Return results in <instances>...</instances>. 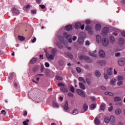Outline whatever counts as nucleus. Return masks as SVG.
Returning <instances> with one entry per match:
<instances>
[{
	"label": "nucleus",
	"instance_id": "61",
	"mask_svg": "<svg viewBox=\"0 0 125 125\" xmlns=\"http://www.w3.org/2000/svg\"><path fill=\"white\" fill-rule=\"evenodd\" d=\"M121 56V53L118 52L115 54L116 57H119V56Z\"/></svg>",
	"mask_w": 125,
	"mask_h": 125
},
{
	"label": "nucleus",
	"instance_id": "55",
	"mask_svg": "<svg viewBox=\"0 0 125 125\" xmlns=\"http://www.w3.org/2000/svg\"><path fill=\"white\" fill-rule=\"evenodd\" d=\"M70 91H71L72 92H74V91H75V87H74V86H72L70 87Z\"/></svg>",
	"mask_w": 125,
	"mask_h": 125
},
{
	"label": "nucleus",
	"instance_id": "48",
	"mask_svg": "<svg viewBox=\"0 0 125 125\" xmlns=\"http://www.w3.org/2000/svg\"><path fill=\"white\" fill-rule=\"evenodd\" d=\"M96 107V105H95V104H91L90 106V108L91 109H95V108Z\"/></svg>",
	"mask_w": 125,
	"mask_h": 125
},
{
	"label": "nucleus",
	"instance_id": "1",
	"mask_svg": "<svg viewBox=\"0 0 125 125\" xmlns=\"http://www.w3.org/2000/svg\"><path fill=\"white\" fill-rule=\"evenodd\" d=\"M62 36L64 39H66L68 42H72L73 41L72 40V35L69 34L67 32H63Z\"/></svg>",
	"mask_w": 125,
	"mask_h": 125
},
{
	"label": "nucleus",
	"instance_id": "31",
	"mask_svg": "<svg viewBox=\"0 0 125 125\" xmlns=\"http://www.w3.org/2000/svg\"><path fill=\"white\" fill-rule=\"evenodd\" d=\"M117 83V80L116 79H112L111 81V84H112V86H114V85H115V83Z\"/></svg>",
	"mask_w": 125,
	"mask_h": 125
},
{
	"label": "nucleus",
	"instance_id": "30",
	"mask_svg": "<svg viewBox=\"0 0 125 125\" xmlns=\"http://www.w3.org/2000/svg\"><path fill=\"white\" fill-rule=\"evenodd\" d=\"M110 117H106L105 118H104V122L105 123H106V124H108V123H110Z\"/></svg>",
	"mask_w": 125,
	"mask_h": 125
},
{
	"label": "nucleus",
	"instance_id": "47",
	"mask_svg": "<svg viewBox=\"0 0 125 125\" xmlns=\"http://www.w3.org/2000/svg\"><path fill=\"white\" fill-rule=\"evenodd\" d=\"M39 70V67L37 66H34L33 69V72H37Z\"/></svg>",
	"mask_w": 125,
	"mask_h": 125
},
{
	"label": "nucleus",
	"instance_id": "3",
	"mask_svg": "<svg viewBox=\"0 0 125 125\" xmlns=\"http://www.w3.org/2000/svg\"><path fill=\"white\" fill-rule=\"evenodd\" d=\"M79 59H80L81 60L83 59L84 60H85L86 62H90L91 61L89 57L83 55H81L79 57Z\"/></svg>",
	"mask_w": 125,
	"mask_h": 125
},
{
	"label": "nucleus",
	"instance_id": "17",
	"mask_svg": "<svg viewBox=\"0 0 125 125\" xmlns=\"http://www.w3.org/2000/svg\"><path fill=\"white\" fill-rule=\"evenodd\" d=\"M51 54L54 55V56H55L56 54H57V50L55 48H53L51 50Z\"/></svg>",
	"mask_w": 125,
	"mask_h": 125
},
{
	"label": "nucleus",
	"instance_id": "21",
	"mask_svg": "<svg viewBox=\"0 0 125 125\" xmlns=\"http://www.w3.org/2000/svg\"><path fill=\"white\" fill-rule=\"evenodd\" d=\"M113 68L112 67H110L109 69L107 70V74L109 76H111L113 74Z\"/></svg>",
	"mask_w": 125,
	"mask_h": 125
},
{
	"label": "nucleus",
	"instance_id": "35",
	"mask_svg": "<svg viewBox=\"0 0 125 125\" xmlns=\"http://www.w3.org/2000/svg\"><path fill=\"white\" fill-rule=\"evenodd\" d=\"M95 75L97 77H100V76H101V74L100 73V71H99L98 70H97V71H95Z\"/></svg>",
	"mask_w": 125,
	"mask_h": 125
},
{
	"label": "nucleus",
	"instance_id": "51",
	"mask_svg": "<svg viewBox=\"0 0 125 125\" xmlns=\"http://www.w3.org/2000/svg\"><path fill=\"white\" fill-rule=\"evenodd\" d=\"M29 95H31L32 97H35V96H36V94H34V93H33V92H30L29 93Z\"/></svg>",
	"mask_w": 125,
	"mask_h": 125
},
{
	"label": "nucleus",
	"instance_id": "13",
	"mask_svg": "<svg viewBox=\"0 0 125 125\" xmlns=\"http://www.w3.org/2000/svg\"><path fill=\"white\" fill-rule=\"evenodd\" d=\"M78 41L79 44H83L84 42V40L83 37H79Z\"/></svg>",
	"mask_w": 125,
	"mask_h": 125
},
{
	"label": "nucleus",
	"instance_id": "11",
	"mask_svg": "<svg viewBox=\"0 0 125 125\" xmlns=\"http://www.w3.org/2000/svg\"><path fill=\"white\" fill-rule=\"evenodd\" d=\"M96 52H97V51L96 50H94L93 52L90 51L89 52V54L91 56H93V57H97V55H96Z\"/></svg>",
	"mask_w": 125,
	"mask_h": 125
},
{
	"label": "nucleus",
	"instance_id": "18",
	"mask_svg": "<svg viewBox=\"0 0 125 125\" xmlns=\"http://www.w3.org/2000/svg\"><path fill=\"white\" fill-rule=\"evenodd\" d=\"M81 26H82V24L80 22H77L75 24L74 27L75 29H80Z\"/></svg>",
	"mask_w": 125,
	"mask_h": 125
},
{
	"label": "nucleus",
	"instance_id": "56",
	"mask_svg": "<svg viewBox=\"0 0 125 125\" xmlns=\"http://www.w3.org/2000/svg\"><path fill=\"white\" fill-rule=\"evenodd\" d=\"M76 71L78 72V73H81L82 72V70L80 67H77L76 68Z\"/></svg>",
	"mask_w": 125,
	"mask_h": 125
},
{
	"label": "nucleus",
	"instance_id": "34",
	"mask_svg": "<svg viewBox=\"0 0 125 125\" xmlns=\"http://www.w3.org/2000/svg\"><path fill=\"white\" fill-rule=\"evenodd\" d=\"M105 95H109V96H114V94L110 92H105L104 93Z\"/></svg>",
	"mask_w": 125,
	"mask_h": 125
},
{
	"label": "nucleus",
	"instance_id": "10",
	"mask_svg": "<svg viewBox=\"0 0 125 125\" xmlns=\"http://www.w3.org/2000/svg\"><path fill=\"white\" fill-rule=\"evenodd\" d=\"M107 33H109V28L108 27L104 28L102 31V34L105 36V35H106V34H107Z\"/></svg>",
	"mask_w": 125,
	"mask_h": 125
},
{
	"label": "nucleus",
	"instance_id": "50",
	"mask_svg": "<svg viewBox=\"0 0 125 125\" xmlns=\"http://www.w3.org/2000/svg\"><path fill=\"white\" fill-rule=\"evenodd\" d=\"M67 56H68V57H69L70 58H73V55H72V54L67 52Z\"/></svg>",
	"mask_w": 125,
	"mask_h": 125
},
{
	"label": "nucleus",
	"instance_id": "5",
	"mask_svg": "<svg viewBox=\"0 0 125 125\" xmlns=\"http://www.w3.org/2000/svg\"><path fill=\"white\" fill-rule=\"evenodd\" d=\"M76 91L77 93L80 95V96H82V97H85V95L84 94V93L83 92V90H81L80 89H77L76 90Z\"/></svg>",
	"mask_w": 125,
	"mask_h": 125
},
{
	"label": "nucleus",
	"instance_id": "20",
	"mask_svg": "<svg viewBox=\"0 0 125 125\" xmlns=\"http://www.w3.org/2000/svg\"><path fill=\"white\" fill-rule=\"evenodd\" d=\"M122 113V109L118 108L115 110V114L117 116Z\"/></svg>",
	"mask_w": 125,
	"mask_h": 125
},
{
	"label": "nucleus",
	"instance_id": "28",
	"mask_svg": "<svg viewBox=\"0 0 125 125\" xmlns=\"http://www.w3.org/2000/svg\"><path fill=\"white\" fill-rule=\"evenodd\" d=\"M79 86L80 88H81L82 89H85V86H84V85L83 84V83H80Z\"/></svg>",
	"mask_w": 125,
	"mask_h": 125
},
{
	"label": "nucleus",
	"instance_id": "22",
	"mask_svg": "<svg viewBox=\"0 0 125 125\" xmlns=\"http://www.w3.org/2000/svg\"><path fill=\"white\" fill-rule=\"evenodd\" d=\"M72 26L71 25H68L65 26V29L66 31H71L72 30Z\"/></svg>",
	"mask_w": 125,
	"mask_h": 125
},
{
	"label": "nucleus",
	"instance_id": "36",
	"mask_svg": "<svg viewBox=\"0 0 125 125\" xmlns=\"http://www.w3.org/2000/svg\"><path fill=\"white\" fill-rule=\"evenodd\" d=\"M85 30H86V31H88V32H89V31L91 30V27L87 25L85 26Z\"/></svg>",
	"mask_w": 125,
	"mask_h": 125
},
{
	"label": "nucleus",
	"instance_id": "25",
	"mask_svg": "<svg viewBox=\"0 0 125 125\" xmlns=\"http://www.w3.org/2000/svg\"><path fill=\"white\" fill-rule=\"evenodd\" d=\"M110 41L111 43H114L115 42V37L113 36H110Z\"/></svg>",
	"mask_w": 125,
	"mask_h": 125
},
{
	"label": "nucleus",
	"instance_id": "14",
	"mask_svg": "<svg viewBox=\"0 0 125 125\" xmlns=\"http://www.w3.org/2000/svg\"><path fill=\"white\" fill-rule=\"evenodd\" d=\"M102 41V38H101V36L99 35H97L96 36V42H98V43H100Z\"/></svg>",
	"mask_w": 125,
	"mask_h": 125
},
{
	"label": "nucleus",
	"instance_id": "44",
	"mask_svg": "<svg viewBox=\"0 0 125 125\" xmlns=\"http://www.w3.org/2000/svg\"><path fill=\"white\" fill-rule=\"evenodd\" d=\"M58 47H59V48H62V47H63V45H62V44L60 43H56Z\"/></svg>",
	"mask_w": 125,
	"mask_h": 125
},
{
	"label": "nucleus",
	"instance_id": "16",
	"mask_svg": "<svg viewBox=\"0 0 125 125\" xmlns=\"http://www.w3.org/2000/svg\"><path fill=\"white\" fill-rule=\"evenodd\" d=\"M106 108V104L104 103H102L100 106V109L102 111H104Z\"/></svg>",
	"mask_w": 125,
	"mask_h": 125
},
{
	"label": "nucleus",
	"instance_id": "58",
	"mask_svg": "<svg viewBox=\"0 0 125 125\" xmlns=\"http://www.w3.org/2000/svg\"><path fill=\"white\" fill-rule=\"evenodd\" d=\"M39 6L42 9H44V8H45V6L44 5L41 4V5H40Z\"/></svg>",
	"mask_w": 125,
	"mask_h": 125
},
{
	"label": "nucleus",
	"instance_id": "23",
	"mask_svg": "<svg viewBox=\"0 0 125 125\" xmlns=\"http://www.w3.org/2000/svg\"><path fill=\"white\" fill-rule=\"evenodd\" d=\"M114 100L115 102H117L118 101H121L122 98H121L120 97H115L114 98Z\"/></svg>",
	"mask_w": 125,
	"mask_h": 125
},
{
	"label": "nucleus",
	"instance_id": "39",
	"mask_svg": "<svg viewBox=\"0 0 125 125\" xmlns=\"http://www.w3.org/2000/svg\"><path fill=\"white\" fill-rule=\"evenodd\" d=\"M110 121H111L112 123H114V122H115V116H114V115H112L110 116Z\"/></svg>",
	"mask_w": 125,
	"mask_h": 125
},
{
	"label": "nucleus",
	"instance_id": "62",
	"mask_svg": "<svg viewBox=\"0 0 125 125\" xmlns=\"http://www.w3.org/2000/svg\"><path fill=\"white\" fill-rule=\"evenodd\" d=\"M36 0V2L37 3H38V4H40V3H41L42 2V0Z\"/></svg>",
	"mask_w": 125,
	"mask_h": 125
},
{
	"label": "nucleus",
	"instance_id": "45",
	"mask_svg": "<svg viewBox=\"0 0 125 125\" xmlns=\"http://www.w3.org/2000/svg\"><path fill=\"white\" fill-rule=\"evenodd\" d=\"M59 65L60 66H63V65H64V62H63V61L61 60L59 62Z\"/></svg>",
	"mask_w": 125,
	"mask_h": 125
},
{
	"label": "nucleus",
	"instance_id": "32",
	"mask_svg": "<svg viewBox=\"0 0 125 125\" xmlns=\"http://www.w3.org/2000/svg\"><path fill=\"white\" fill-rule=\"evenodd\" d=\"M83 109L84 111V112H86V111H87L88 109V106H87L86 105V104H84L83 106Z\"/></svg>",
	"mask_w": 125,
	"mask_h": 125
},
{
	"label": "nucleus",
	"instance_id": "26",
	"mask_svg": "<svg viewBox=\"0 0 125 125\" xmlns=\"http://www.w3.org/2000/svg\"><path fill=\"white\" fill-rule=\"evenodd\" d=\"M38 60V59H37V58H33L30 62L31 64H35V63H36L37 62V61Z\"/></svg>",
	"mask_w": 125,
	"mask_h": 125
},
{
	"label": "nucleus",
	"instance_id": "43",
	"mask_svg": "<svg viewBox=\"0 0 125 125\" xmlns=\"http://www.w3.org/2000/svg\"><path fill=\"white\" fill-rule=\"evenodd\" d=\"M18 38L20 41H24L25 40V38H24V37L21 36H19Z\"/></svg>",
	"mask_w": 125,
	"mask_h": 125
},
{
	"label": "nucleus",
	"instance_id": "33",
	"mask_svg": "<svg viewBox=\"0 0 125 125\" xmlns=\"http://www.w3.org/2000/svg\"><path fill=\"white\" fill-rule=\"evenodd\" d=\"M86 83L88 85H90V84H91V80L89 79V78H86Z\"/></svg>",
	"mask_w": 125,
	"mask_h": 125
},
{
	"label": "nucleus",
	"instance_id": "27",
	"mask_svg": "<svg viewBox=\"0 0 125 125\" xmlns=\"http://www.w3.org/2000/svg\"><path fill=\"white\" fill-rule=\"evenodd\" d=\"M61 91H62V92H68V89H67L66 88H65V87H61Z\"/></svg>",
	"mask_w": 125,
	"mask_h": 125
},
{
	"label": "nucleus",
	"instance_id": "41",
	"mask_svg": "<svg viewBox=\"0 0 125 125\" xmlns=\"http://www.w3.org/2000/svg\"><path fill=\"white\" fill-rule=\"evenodd\" d=\"M56 79L58 81H63V78H62L61 77H60L59 76H57L56 77Z\"/></svg>",
	"mask_w": 125,
	"mask_h": 125
},
{
	"label": "nucleus",
	"instance_id": "4",
	"mask_svg": "<svg viewBox=\"0 0 125 125\" xmlns=\"http://www.w3.org/2000/svg\"><path fill=\"white\" fill-rule=\"evenodd\" d=\"M118 64L120 66H125V59L122 58L118 60Z\"/></svg>",
	"mask_w": 125,
	"mask_h": 125
},
{
	"label": "nucleus",
	"instance_id": "49",
	"mask_svg": "<svg viewBox=\"0 0 125 125\" xmlns=\"http://www.w3.org/2000/svg\"><path fill=\"white\" fill-rule=\"evenodd\" d=\"M123 83H124L123 81H119L117 83V85H118V86H121V85H122Z\"/></svg>",
	"mask_w": 125,
	"mask_h": 125
},
{
	"label": "nucleus",
	"instance_id": "7",
	"mask_svg": "<svg viewBox=\"0 0 125 125\" xmlns=\"http://www.w3.org/2000/svg\"><path fill=\"white\" fill-rule=\"evenodd\" d=\"M59 41L62 42L64 45H66L68 42L65 41V39H64V37L62 36H60L59 37Z\"/></svg>",
	"mask_w": 125,
	"mask_h": 125
},
{
	"label": "nucleus",
	"instance_id": "46",
	"mask_svg": "<svg viewBox=\"0 0 125 125\" xmlns=\"http://www.w3.org/2000/svg\"><path fill=\"white\" fill-rule=\"evenodd\" d=\"M118 81H124V77L122 76H119L118 77Z\"/></svg>",
	"mask_w": 125,
	"mask_h": 125
},
{
	"label": "nucleus",
	"instance_id": "63",
	"mask_svg": "<svg viewBox=\"0 0 125 125\" xmlns=\"http://www.w3.org/2000/svg\"><path fill=\"white\" fill-rule=\"evenodd\" d=\"M108 111L109 112H112V111H113V106H110L109 107Z\"/></svg>",
	"mask_w": 125,
	"mask_h": 125
},
{
	"label": "nucleus",
	"instance_id": "54",
	"mask_svg": "<svg viewBox=\"0 0 125 125\" xmlns=\"http://www.w3.org/2000/svg\"><path fill=\"white\" fill-rule=\"evenodd\" d=\"M85 23L87 24V25H89L90 23H91V21L89 20H86L85 21Z\"/></svg>",
	"mask_w": 125,
	"mask_h": 125
},
{
	"label": "nucleus",
	"instance_id": "60",
	"mask_svg": "<svg viewBox=\"0 0 125 125\" xmlns=\"http://www.w3.org/2000/svg\"><path fill=\"white\" fill-rule=\"evenodd\" d=\"M58 86H65V84H64V83H59L58 84Z\"/></svg>",
	"mask_w": 125,
	"mask_h": 125
},
{
	"label": "nucleus",
	"instance_id": "29",
	"mask_svg": "<svg viewBox=\"0 0 125 125\" xmlns=\"http://www.w3.org/2000/svg\"><path fill=\"white\" fill-rule=\"evenodd\" d=\"M72 114L73 115H77V114H79V111L78 110V109L75 108L74 110H73Z\"/></svg>",
	"mask_w": 125,
	"mask_h": 125
},
{
	"label": "nucleus",
	"instance_id": "8",
	"mask_svg": "<svg viewBox=\"0 0 125 125\" xmlns=\"http://www.w3.org/2000/svg\"><path fill=\"white\" fill-rule=\"evenodd\" d=\"M11 10L13 15H16V14H19L20 13L19 10L16 8H12Z\"/></svg>",
	"mask_w": 125,
	"mask_h": 125
},
{
	"label": "nucleus",
	"instance_id": "59",
	"mask_svg": "<svg viewBox=\"0 0 125 125\" xmlns=\"http://www.w3.org/2000/svg\"><path fill=\"white\" fill-rule=\"evenodd\" d=\"M44 70V66L43 64L41 65V72H42Z\"/></svg>",
	"mask_w": 125,
	"mask_h": 125
},
{
	"label": "nucleus",
	"instance_id": "2",
	"mask_svg": "<svg viewBox=\"0 0 125 125\" xmlns=\"http://www.w3.org/2000/svg\"><path fill=\"white\" fill-rule=\"evenodd\" d=\"M109 42H109V39L106 38H103L102 41V43L103 46H104V47H106V46H108V45H109Z\"/></svg>",
	"mask_w": 125,
	"mask_h": 125
},
{
	"label": "nucleus",
	"instance_id": "53",
	"mask_svg": "<svg viewBox=\"0 0 125 125\" xmlns=\"http://www.w3.org/2000/svg\"><path fill=\"white\" fill-rule=\"evenodd\" d=\"M13 74H14V73H11L10 74V75L9 76V79L10 80H11L12 79V77H13Z\"/></svg>",
	"mask_w": 125,
	"mask_h": 125
},
{
	"label": "nucleus",
	"instance_id": "57",
	"mask_svg": "<svg viewBox=\"0 0 125 125\" xmlns=\"http://www.w3.org/2000/svg\"><path fill=\"white\" fill-rule=\"evenodd\" d=\"M45 67H46V68H49V66H50L49 63H48L47 62H45Z\"/></svg>",
	"mask_w": 125,
	"mask_h": 125
},
{
	"label": "nucleus",
	"instance_id": "15",
	"mask_svg": "<svg viewBox=\"0 0 125 125\" xmlns=\"http://www.w3.org/2000/svg\"><path fill=\"white\" fill-rule=\"evenodd\" d=\"M64 110H69V104L68 102L66 101L64 104V105L63 106Z\"/></svg>",
	"mask_w": 125,
	"mask_h": 125
},
{
	"label": "nucleus",
	"instance_id": "6",
	"mask_svg": "<svg viewBox=\"0 0 125 125\" xmlns=\"http://www.w3.org/2000/svg\"><path fill=\"white\" fill-rule=\"evenodd\" d=\"M99 54L100 56L102 58H104V57H105L106 54H105V51H104V50L101 49L99 50Z\"/></svg>",
	"mask_w": 125,
	"mask_h": 125
},
{
	"label": "nucleus",
	"instance_id": "38",
	"mask_svg": "<svg viewBox=\"0 0 125 125\" xmlns=\"http://www.w3.org/2000/svg\"><path fill=\"white\" fill-rule=\"evenodd\" d=\"M119 42L121 44H124L125 43V40H124V39L120 38L119 39Z\"/></svg>",
	"mask_w": 125,
	"mask_h": 125
},
{
	"label": "nucleus",
	"instance_id": "42",
	"mask_svg": "<svg viewBox=\"0 0 125 125\" xmlns=\"http://www.w3.org/2000/svg\"><path fill=\"white\" fill-rule=\"evenodd\" d=\"M53 106L55 108H58V107H59V105H58V104H57V103H55V102H54L53 103Z\"/></svg>",
	"mask_w": 125,
	"mask_h": 125
},
{
	"label": "nucleus",
	"instance_id": "19",
	"mask_svg": "<svg viewBox=\"0 0 125 125\" xmlns=\"http://www.w3.org/2000/svg\"><path fill=\"white\" fill-rule=\"evenodd\" d=\"M95 29L96 31H100L101 30V25L100 24H97L95 26Z\"/></svg>",
	"mask_w": 125,
	"mask_h": 125
},
{
	"label": "nucleus",
	"instance_id": "64",
	"mask_svg": "<svg viewBox=\"0 0 125 125\" xmlns=\"http://www.w3.org/2000/svg\"><path fill=\"white\" fill-rule=\"evenodd\" d=\"M27 8H30V5H27L24 7V9H27Z\"/></svg>",
	"mask_w": 125,
	"mask_h": 125
},
{
	"label": "nucleus",
	"instance_id": "40",
	"mask_svg": "<svg viewBox=\"0 0 125 125\" xmlns=\"http://www.w3.org/2000/svg\"><path fill=\"white\" fill-rule=\"evenodd\" d=\"M29 122H30V120H29V119H27L26 120L24 121L23 122V125H28Z\"/></svg>",
	"mask_w": 125,
	"mask_h": 125
},
{
	"label": "nucleus",
	"instance_id": "9",
	"mask_svg": "<svg viewBox=\"0 0 125 125\" xmlns=\"http://www.w3.org/2000/svg\"><path fill=\"white\" fill-rule=\"evenodd\" d=\"M46 57L48 60H54V56L52 54L48 53L46 55Z\"/></svg>",
	"mask_w": 125,
	"mask_h": 125
},
{
	"label": "nucleus",
	"instance_id": "24",
	"mask_svg": "<svg viewBox=\"0 0 125 125\" xmlns=\"http://www.w3.org/2000/svg\"><path fill=\"white\" fill-rule=\"evenodd\" d=\"M100 124V121H99V119L98 117H96L95 119V125H98Z\"/></svg>",
	"mask_w": 125,
	"mask_h": 125
},
{
	"label": "nucleus",
	"instance_id": "52",
	"mask_svg": "<svg viewBox=\"0 0 125 125\" xmlns=\"http://www.w3.org/2000/svg\"><path fill=\"white\" fill-rule=\"evenodd\" d=\"M0 114H2L3 116H5V115H6V112L4 110H1Z\"/></svg>",
	"mask_w": 125,
	"mask_h": 125
},
{
	"label": "nucleus",
	"instance_id": "37",
	"mask_svg": "<svg viewBox=\"0 0 125 125\" xmlns=\"http://www.w3.org/2000/svg\"><path fill=\"white\" fill-rule=\"evenodd\" d=\"M79 81H80V82L82 81V82H83V83H85V80H84V79H83V77H79Z\"/></svg>",
	"mask_w": 125,
	"mask_h": 125
},
{
	"label": "nucleus",
	"instance_id": "12",
	"mask_svg": "<svg viewBox=\"0 0 125 125\" xmlns=\"http://www.w3.org/2000/svg\"><path fill=\"white\" fill-rule=\"evenodd\" d=\"M97 63L98 64H99V65L103 66V65H105V64H106V61L104 60H99L97 61Z\"/></svg>",
	"mask_w": 125,
	"mask_h": 125
}]
</instances>
